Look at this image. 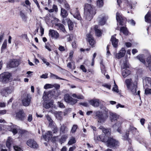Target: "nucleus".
<instances>
[{
	"label": "nucleus",
	"mask_w": 151,
	"mask_h": 151,
	"mask_svg": "<svg viewBox=\"0 0 151 151\" xmlns=\"http://www.w3.org/2000/svg\"><path fill=\"white\" fill-rule=\"evenodd\" d=\"M109 130H110L109 129L104 128V129L103 130V131L102 132H103V133L104 134H105V135L102 134V135H100V136H99V137L100 136H102V135H103L104 136H107V135L110 134V133ZM98 139L100 140L99 139Z\"/></svg>",
	"instance_id": "nucleus-37"
},
{
	"label": "nucleus",
	"mask_w": 151,
	"mask_h": 151,
	"mask_svg": "<svg viewBox=\"0 0 151 151\" xmlns=\"http://www.w3.org/2000/svg\"><path fill=\"white\" fill-rule=\"evenodd\" d=\"M27 144L29 147L34 149H37L38 145L34 139H29L27 141Z\"/></svg>",
	"instance_id": "nucleus-10"
},
{
	"label": "nucleus",
	"mask_w": 151,
	"mask_h": 151,
	"mask_svg": "<svg viewBox=\"0 0 151 151\" xmlns=\"http://www.w3.org/2000/svg\"><path fill=\"white\" fill-rule=\"evenodd\" d=\"M42 61H43V63L45 64L46 65H47V66H49V65H50V63L49 62H47V60L46 59L43 58L42 59Z\"/></svg>",
	"instance_id": "nucleus-63"
},
{
	"label": "nucleus",
	"mask_w": 151,
	"mask_h": 151,
	"mask_svg": "<svg viewBox=\"0 0 151 151\" xmlns=\"http://www.w3.org/2000/svg\"><path fill=\"white\" fill-rule=\"evenodd\" d=\"M64 99L66 102L70 103L71 104H75L77 102V99L73 98L68 93L64 95Z\"/></svg>",
	"instance_id": "nucleus-7"
},
{
	"label": "nucleus",
	"mask_w": 151,
	"mask_h": 151,
	"mask_svg": "<svg viewBox=\"0 0 151 151\" xmlns=\"http://www.w3.org/2000/svg\"><path fill=\"white\" fill-rule=\"evenodd\" d=\"M56 28L58 30H60L63 32H66V30L64 25L60 23H55L54 24Z\"/></svg>",
	"instance_id": "nucleus-16"
},
{
	"label": "nucleus",
	"mask_w": 151,
	"mask_h": 151,
	"mask_svg": "<svg viewBox=\"0 0 151 151\" xmlns=\"http://www.w3.org/2000/svg\"><path fill=\"white\" fill-rule=\"evenodd\" d=\"M54 114L58 119L61 120L62 119L63 114L61 111H55L54 112Z\"/></svg>",
	"instance_id": "nucleus-23"
},
{
	"label": "nucleus",
	"mask_w": 151,
	"mask_h": 151,
	"mask_svg": "<svg viewBox=\"0 0 151 151\" xmlns=\"http://www.w3.org/2000/svg\"><path fill=\"white\" fill-rule=\"evenodd\" d=\"M19 64V61L16 60H14L10 61L9 63V67L11 68L17 66Z\"/></svg>",
	"instance_id": "nucleus-21"
},
{
	"label": "nucleus",
	"mask_w": 151,
	"mask_h": 151,
	"mask_svg": "<svg viewBox=\"0 0 151 151\" xmlns=\"http://www.w3.org/2000/svg\"><path fill=\"white\" fill-rule=\"evenodd\" d=\"M79 104L86 107L88 106V104L87 102L80 103Z\"/></svg>",
	"instance_id": "nucleus-62"
},
{
	"label": "nucleus",
	"mask_w": 151,
	"mask_h": 151,
	"mask_svg": "<svg viewBox=\"0 0 151 151\" xmlns=\"http://www.w3.org/2000/svg\"><path fill=\"white\" fill-rule=\"evenodd\" d=\"M104 3L103 0H98L97 2V6L99 7H101L103 6Z\"/></svg>",
	"instance_id": "nucleus-43"
},
{
	"label": "nucleus",
	"mask_w": 151,
	"mask_h": 151,
	"mask_svg": "<svg viewBox=\"0 0 151 151\" xmlns=\"http://www.w3.org/2000/svg\"><path fill=\"white\" fill-rule=\"evenodd\" d=\"M6 112L7 110L6 109L0 110V116L6 114Z\"/></svg>",
	"instance_id": "nucleus-56"
},
{
	"label": "nucleus",
	"mask_w": 151,
	"mask_h": 151,
	"mask_svg": "<svg viewBox=\"0 0 151 151\" xmlns=\"http://www.w3.org/2000/svg\"><path fill=\"white\" fill-rule=\"evenodd\" d=\"M145 21L147 22H151V12H149L145 16Z\"/></svg>",
	"instance_id": "nucleus-27"
},
{
	"label": "nucleus",
	"mask_w": 151,
	"mask_h": 151,
	"mask_svg": "<svg viewBox=\"0 0 151 151\" xmlns=\"http://www.w3.org/2000/svg\"><path fill=\"white\" fill-rule=\"evenodd\" d=\"M113 90L114 91H115L117 93H118L119 92L118 89V87L116 84L114 85V87L113 88Z\"/></svg>",
	"instance_id": "nucleus-57"
},
{
	"label": "nucleus",
	"mask_w": 151,
	"mask_h": 151,
	"mask_svg": "<svg viewBox=\"0 0 151 151\" xmlns=\"http://www.w3.org/2000/svg\"><path fill=\"white\" fill-rule=\"evenodd\" d=\"M130 74V71L127 69H125L123 70L122 75L124 78H126Z\"/></svg>",
	"instance_id": "nucleus-28"
},
{
	"label": "nucleus",
	"mask_w": 151,
	"mask_h": 151,
	"mask_svg": "<svg viewBox=\"0 0 151 151\" xmlns=\"http://www.w3.org/2000/svg\"><path fill=\"white\" fill-rule=\"evenodd\" d=\"M8 129L10 131H12L14 134L18 132L17 129H19V127L15 125H12L10 128H8Z\"/></svg>",
	"instance_id": "nucleus-22"
},
{
	"label": "nucleus",
	"mask_w": 151,
	"mask_h": 151,
	"mask_svg": "<svg viewBox=\"0 0 151 151\" xmlns=\"http://www.w3.org/2000/svg\"><path fill=\"white\" fill-rule=\"evenodd\" d=\"M76 13L73 14V16L75 18H76L78 20H80L81 18L80 14L78 11L76 9Z\"/></svg>",
	"instance_id": "nucleus-35"
},
{
	"label": "nucleus",
	"mask_w": 151,
	"mask_h": 151,
	"mask_svg": "<svg viewBox=\"0 0 151 151\" xmlns=\"http://www.w3.org/2000/svg\"><path fill=\"white\" fill-rule=\"evenodd\" d=\"M17 130L18 131V132L21 134H23L26 132L25 130L21 129L19 128L18 129H17Z\"/></svg>",
	"instance_id": "nucleus-53"
},
{
	"label": "nucleus",
	"mask_w": 151,
	"mask_h": 151,
	"mask_svg": "<svg viewBox=\"0 0 151 151\" xmlns=\"http://www.w3.org/2000/svg\"><path fill=\"white\" fill-rule=\"evenodd\" d=\"M116 35H114L112 36L111 39V41L112 45L113 47H117V44L118 43V40L116 39L115 37Z\"/></svg>",
	"instance_id": "nucleus-18"
},
{
	"label": "nucleus",
	"mask_w": 151,
	"mask_h": 151,
	"mask_svg": "<svg viewBox=\"0 0 151 151\" xmlns=\"http://www.w3.org/2000/svg\"><path fill=\"white\" fill-rule=\"evenodd\" d=\"M122 122L123 121L122 120H118L113 126L114 128L117 129V131L120 134L122 133L121 124Z\"/></svg>",
	"instance_id": "nucleus-12"
},
{
	"label": "nucleus",
	"mask_w": 151,
	"mask_h": 151,
	"mask_svg": "<svg viewBox=\"0 0 151 151\" xmlns=\"http://www.w3.org/2000/svg\"><path fill=\"white\" fill-rule=\"evenodd\" d=\"M129 131H126L125 133V134H124L123 135V137L124 139L129 141Z\"/></svg>",
	"instance_id": "nucleus-38"
},
{
	"label": "nucleus",
	"mask_w": 151,
	"mask_h": 151,
	"mask_svg": "<svg viewBox=\"0 0 151 151\" xmlns=\"http://www.w3.org/2000/svg\"><path fill=\"white\" fill-rule=\"evenodd\" d=\"M7 87V89H6V90L7 93V94L8 95L9 94L11 93L12 92L13 90L12 88H10L8 87Z\"/></svg>",
	"instance_id": "nucleus-60"
},
{
	"label": "nucleus",
	"mask_w": 151,
	"mask_h": 151,
	"mask_svg": "<svg viewBox=\"0 0 151 151\" xmlns=\"http://www.w3.org/2000/svg\"><path fill=\"white\" fill-rule=\"evenodd\" d=\"M10 75L9 73L5 72L0 74V81L4 83H6L9 80Z\"/></svg>",
	"instance_id": "nucleus-6"
},
{
	"label": "nucleus",
	"mask_w": 151,
	"mask_h": 151,
	"mask_svg": "<svg viewBox=\"0 0 151 151\" xmlns=\"http://www.w3.org/2000/svg\"><path fill=\"white\" fill-rule=\"evenodd\" d=\"M14 149L15 151H22L21 147L17 145H14L13 146Z\"/></svg>",
	"instance_id": "nucleus-50"
},
{
	"label": "nucleus",
	"mask_w": 151,
	"mask_h": 151,
	"mask_svg": "<svg viewBox=\"0 0 151 151\" xmlns=\"http://www.w3.org/2000/svg\"><path fill=\"white\" fill-rule=\"evenodd\" d=\"M123 1L125 3H126V4L128 5L131 9L132 8V2L130 0H124ZM127 6H128V5H127Z\"/></svg>",
	"instance_id": "nucleus-39"
},
{
	"label": "nucleus",
	"mask_w": 151,
	"mask_h": 151,
	"mask_svg": "<svg viewBox=\"0 0 151 151\" xmlns=\"http://www.w3.org/2000/svg\"><path fill=\"white\" fill-rule=\"evenodd\" d=\"M116 18L117 21L121 25H123L124 19L119 13L117 12L116 13Z\"/></svg>",
	"instance_id": "nucleus-19"
},
{
	"label": "nucleus",
	"mask_w": 151,
	"mask_h": 151,
	"mask_svg": "<svg viewBox=\"0 0 151 151\" xmlns=\"http://www.w3.org/2000/svg\"><path fill=\"white\" fill-rule=\"evenodd\" d=\"M50 77L53 79H59L60 80H63V79L58 77L57 75L50 73Z\"/></svg>",
	"instance_id": "nucleus-40"
},
{
	"label": "nucleus",
	"mask_w": 151,
	"mask_h": 151,
	"mask_svg": "<svg viewBox=\"0 0 151 151\" xmlns=\"http://www.w3.org/2000/svg\"><path fill=\"white\" fill-rule=\"evenodd\" d=\"M80 69L84 72H86L87 71L86 69L85 66L83 65H81L80 66Z\"/></svg>",
	"instance_id": "nucleus-58"
},
{
	"label": "nucleus",
	"mask_w": 151,
	"mask_h": 151,
	"mask_svg": "<svg viewBox=\"0 0 151 151\" xmlns=\"http://www.w3.org/2000/svg\"><path fill=\"white\" fill-rule=\"evenodd\" d=\"M108 109H105V112L103 113L102 111H97L94 112L93 118L96 119L99 123H104L108 117Z\"/></svg>",
	"instance_id": "nucleus-3"
},
{
	"label": "nucleus",
	"mask_w": 151,
	"mask_h": 151,
	"mask_svg": "<svg viewBox=\"0 0 151 151\" xmlns=\"http://www.w3.org/2000/svg\"><path fill=\"white\" fill-rule=\"evenodd\" d=\"M6 45H7V40H5L4 41V42L2 44V46L1 47V50H4V49H5L6 47Z\"/></svg>",
	"instance_id": "nucleus-46"
},
{
	"label": "nucleus",
	"mask_w": 151,
	"mask_h": 151,
	"mask_svg": "<svg viewBox=\"0 0 151 151\" xmlns=\"http://www.w3.org/2000/svg\"><path fill=\"white\" fill-rule=\"evenodd\" d=\"M53 88L52 84H46L44 86V88L46 89L48 88Z\"/></svg>",
	"instance_id": "nucleus-48"
},
{
	"label": "nucleus",
	"mask_w": 151,
	"mask_h": 151,
	"mask_svg": "<svg viewBox=\"0 0 151 151\" xmlns=\"http://www.w3.org/2000/svg\"><path fill=\"white\" fill-rule=\"evenodd\" d=\"M58 129L56 126H54L52 127V131L54 133H56L58 131Z\"/></svg>",
	"instance_id": "nucleus-51"
},
{
	"label": "nucleus",
	"mask_w": 151,
	"mask_h": 151,
	"mask_svg": "<svg viewBox=\"0 0 151 151\" xmlns=\"http://www.w3.org/2000/svg\"><path fill=\"white\" fill-rule=\"evenodd\" d=\"M87 37L90 45L92 47L94 46L93 45L95 44V41L92 37V35L90 34H87Z\"/></svg>",
	"instance_id": "nucleus-17"
},
{
	"label": "nucleus",
	"mask_w": 151,
	"mask_h": 151,
	"mask_svg": "<svg viewBox=\"0 0 151 151\" xmlns=\"http://www.w3.org/2000/svg\"><path fill=\"white\" fill-rule=\"evenodd\" d=\"M53 88L55 87L56 89H58L60 88V86L59 85L57 84H55L52 85Z\"/></svg>",
	"instance_id": "nucleus-64"
},
{
	"label": "nucleus",
	"mask_w": 151,
	"mask_h": 151,
	"mask_svg": "<svg viewBox=\"0 0 151 151\" xmlns=\"http://www.w3.org/2000/svg\"><path fill=\"white\" fill-rule=\"evenodd\" d=\"M89 102L93 106L97 107L101 103V101L99 99H94L90 100Z\"/></svg>",
	"instance_id": "nucleus-13"
},
{
	"label": "nucleus",
	"mask_w": 151,
	"mask_h": 151,
	"mask_svg": "<svg viewBox=\"0 0 151 151\" xmlns=\"http://www.w3.org/2000/svg\"><path fill=\"white\" fill-rule=\"evenodd\" d=\"M49 35L52 39H57L59 37L58 33L54 29H50L49 31Z\"/></svg>",
	"instance_id": "nucleus-11"
},
{
	"label": "nucleus",
	"mask_w": 151,
	"mask_h": 151,
	"mask_svg": "<svg viewBox=\"0 0 151 151\" xmlns=\"http://www.w3.org/2000/svg\"><path fill=\"white\" fill-rule=\"evenodd\" d=\"M77 127L78 126L77 125H73L70 131V132L72 133H75L76 132Z\"/></svg>",
	"instance_id": "nucleus-44"
},
{
	"label": "nucleus",
	"mask_w": 151,
	"mask_h": 151,
	"mask_svg": "<svg viewBox=\"0 0 151 151\" xmlns=\"http://www.w3.org/2000/svg\"><path fill=\"white\" fill-rule=\"evenodd\" d=\"M137 59L140 62L144 64L147 67L150 66L151 65V56H149L147 59L146 62H145L144 59L145 56L144 55H138L137 57Z\"/></svg>",
	"instance_id": "nucleus-5"
},
{
	"label": "nucleus",
	"mask_w": 151,
	"mask_h": 151,
	"mask_svg": "<svg viewBox=\"0 0 151 151\" xmlns=\"http://www.w3.org/2000/svg\"><path fill=\"white\" fill-rule=\"evenodd\" d=\"M6 89H7V87L4 88L1 90V93L3 96H6L8 95Z\"/></svg>",
	"instance_id": "nucleus-36"
},
{
	"label": "nucleus",
	"mask_w": 151,
	"mask_h": 151,
	"mask_svg": "<svg viewBox=\"0 0 151 151\" xmlns=\"http://www.w3.org/2000/svg\"><path fill=\"white\" fill-rule=\"evenodd\" d=\"M66 20L67 21L68 25L69 30H72L73 27V25L72 22L69 19H67Z\"/></svg>",
	"instance_id": "nucleus-32"
},
{
	"label": "nucleus",
	"mask_w": 151,
	"mask_h": 151,
	"mask_svg": "<svg viewBox=\"0 0 151 151\" xmlns=\"http://www.w3.org/2000/svg\"><path fill=\"white\" fill-rule=\"evenodd\" d=\"M145 93L146 95L151 94V89L149 88L146 89L145 90Z\"/></svg>",
	"instance_id": "nucleus-45"
},
{
	"label": "nucleus",
	"mask_w": 151,
	"mask_h": 151,
	"mask_svg": "<svg viewBox=\"0 0 151 151\" xmlns=\"http://www.w3.org/2000/svg\"><path fill=\"white\" fill-rule=\"evenodd\" d=\"M12 141V138L10 137H8L6 142V146L8 148H10Z\"/></svg>",
	"instance_id": "nucleus-34"
},
{
	"label": "nucleus",
	"mask_w": 151,
	"mask_h": 151,
	"mask_svg": "<svg viewBox=\"0 0 151 151\" xmlns=\"http://www.w3.org/2000/svg\"><path fill=\"white\" fill-rule=\"evenodd\" d=\"M40 77L42 78H48V74L46 73L45 74H43L40 76Z\"/></svg>",
	"instance_id": "nucleus-59"
},
{
	"label": "nucleus",
	"mask_w": 151,
	"mask_h": 151,
	"mask_svg": "<svg viewBox=\"0 0 151 151\" xmlns=\"http://www.w3.org/2000/svg\"><path fill=\"white\" fill-rule=\"evenodd\" d=\"M32 119V115L29 114L27 117V120L29 122H30Z\"/></svg>",
	"instance_id": "nucleus-61"
},
{
	"label": "nucleus",
	"mask_w": 151,
	"mask_h": 151,
	"mask_svg": "<svg viewBox=\"0 0 151 151\" xmlns=\"http://www.w3.org/2000/svg\"><path fill=\"white\" fill-rule=\"evenodd\" d=\"M24 98L22 100V102L23 105L25 106H28L30 101L31 97L29 94H25L23 95Z\"/></svg>",
	"instance_id": "nucleus-8"
},
{
	"label": "nucleus",
	"mask_w": 151,
	"mask_h": 151,
	"mask_svg": "<svg viewBox=\"0 0 151 151\" xmlns=\"http://www.w3.org/2000/svg\"><path fill=\"white\" fill-rule=\"evenodd\" d=\"M101 72L105 76L106 70L104 66L101 63Z\"/></svg>",
	"instance_id": "nucleus-42"
},
{
	"label": "nucleus",
	"mask_w": 151,
	"mask_h": 151,
	"mask_svg": "<svg viewBox=\"0 0 151 151\" xmlns=\"http://www.w3.org/2000/svg\"><path fill=\"white\" fill-rule=\"evenodd\" d=\"M60 133H65L67 132L68 131V129L67 127L64 124L61 125L60 128Z\"/></svg>",
	"instance_id": "nucleus-24"
},
{
	"label": "nucleus",
	"mask_w": 151,
	"mask_h": 151,
	"mask_svg": "<svg viewBox=\"0 0 151 151\" xmlns=\"http://www.w3.org/2000/svg\"><path fill=\"white\" fill-rule=\"evenodd\" d=\"M127 89L131 91L134 95L137 94V83L135 81L134 82H132L131 78L126 79L125 81Z\"/></svg>",
	"instance_id": "nucleus-4"
},
{
	"label": "nucleus",
	"mask_w": 151,
	"mask_h": 151,
	"mask_svg": "<svg viewBox=\"0 0 151 151\" xmlns=\"http://www.w3.org/2000/svg\"><path fill=\"white\" fill-rule=\"evenodd\" d=\"M76 142V140L75 138L74 137H72L70 138L68 144L69 145H71L72 144L75 143Z\"/></svg>",
	"instance_id": "nucleus-33"
},
{
	"label": "nucleus",
	"mask_w": 151,
	"mask_h": 151,
	"mask_svg": "<svg viewBox=\"0 0 151 151\" xmlns=\"http://www.w3.org/2000/svg\"><path fill=\"white\" fill-rule=\"evenodd\" d=\"M120 31L125 35H127L129 33V32L127 28L124 27H122L121 28Z\"/></svg>",
	"instance_id": "nucleus-31"
},
{
	"label": "nucleus",
	"mask_w": 151,
	"mask_h": 151,
	"mask_svg": "<svg viewBox=\"0 0 151 151\" xmlns=\"http://www.w3.org/2000/svg\"><path fill=\"white\" fill-rule=\"evenodd\" d=\"M109 115L110 119L112 122H115L117 120L119 117V116L116 114L112 112L110 113Z\"/></svg>",
	"instance_id": "nucleus-15"
},
{
	"label": "nucleus",
	"mask_w": 151,
	"mask_h": 151,
	"mask_svg": "<svg viewBox=\"0 0 151 151\" xmlns=\"http://www.w3.org/2000/svg\"><path fill=\"white\" fill-rule=\"evenodd\" d=\"M73 53L74 52L73 51H71L69 53V55L68 58L70 59V60L72 59Z\"/></svg>",
	"instance_id": "nucleus-55"
},
{
	"label": "nucleus",
	"mask_w": 151,
	"mask_h": 151,
	"mask_svg": "<svg viewBox=\"0 0 151 151\" xmlns=\"http://www.w3.org/2000/svg\"><path fill=\"white\" fill-rule=\"evenodd\" d=\"M145 81L146 83L150 84L151 87V78L146 77L145 79Z\"/></svg>",
	"instance_id": "nucleus-49"
},
{
	"label": "nucleus",
	"mask_w": 151,
	"mask_h": 151,
	"mask_svg": "<svg viewBox=\"0 0 151 151\" xmlns=\"http://www.w3.org/2000/svg\"><path fill=\"white\" fill-rule=\"evenodd\" d=\"M16 118L19 120L23 121L25 117V114L23 110H19L16 113Z\"/></svg>",
	"instance_id": "nucleus-9"
},
{
	"label": "nucleus",
	"mask_w": 151,
	"mask_h": 151,
	"mask_svg": "<svg viewBox=\"0 0 151 151\" xmlns=\"http://www.w3.org/2000/svg\"><path fill=\"white\" fill-rule=\"evenodd\" d=\"M64 7L67 9H69L70 8V6L68 4L66 1L63 2Z\"/></svg>",
	"instance_id": "nucleus-54"
},
{
	"label": "nucleus",
	"mask_w": 151,
	"mask_h": 151,
	"mask_svg": "<svg viewBox=\"0 0 151 151\" xmlns=\"http://www.w3.org/2000/svg\"><path fill=\"white\" fill-rule=\"evenodd\" d=\"M20 16L24 20H25L26 19V17L24 14L22 12H20Z\"/></svg>",
	"instance_id": "nucleus-52"
},
{
	"label": "nucleus",
	"mask_w": 151,
	"mask_h": 151,
	"mask_svg": "<svg viewBox=\"0 0 151 151\" xmlns=\"http://www.w3.org/2000/svg\"><path fill=\"white\" fill-rule=\"evenodd\" d=\"M52 136V132L51 131H48L43 136V137L46 141H48Z\"/></svg>",
	"instance_id": "nucleus-20"
},
{
	"label": "nucleus",
	"mask_w": 151,
	"mask_h": 151,
	"mask_svg": "<svg viewBox=\"0 0 151 151\" xmlns=\"http://www.w3.org/2000/svg\"><path fill=\"white\" fill-rule=\"evenodd\" d=\"M53 102L52 101H50L48 103H45L43 105V107L47 109L52 107L53 105Z\"/></svg>",
	"instance_id": "nucleus-29"
},
{
	"label": "nucleus",
	"mask_w": 151,
	"mask_h": 151,
	"mask_svg": "<svg viewBox=\"0 0 151 151\" xmlns=\"http://www.w3.org/2000/svg\"><path fill=\"white\" fill-rule=\"evenodd\" d=\"M84 17L88 21L91 20L96 14L94 7L92 5L86 4L84 7Z\"/></svg>",
	"instance_id": "nucleus-2"
},
{
	"label": "nucleus",
	"mask_w": 151,
	"mask_h": 151,
	"mask_svg": "<svg viewBox=\"0 0 151 151\" xmlns=\"http://www.w3.org/2000/svg\"><path fill=\"white\" fill-rule=\"evenodd\" d=\"M60 14L63 18L66 17L68 15V13L67 11L63 8H61Z\"/></svg>",
	"instance_id": "nucleus-30"
},
{
	"label": "nucleus",
	"mask_w": 151,
	"mask_h": 151,
	"mask_svg": "<svg viewBox=\"0 0 151 151\" xmlns=\"http://www.w3.org/2000/svg\"><path fill=\"white\" fill-rule=\"evenodd\" d=\"M72 96L73 97L79 99H84V97L82 95H77L76 94L73 93L72 95Z\"/></svg>",
	"instance_id": "nucleus-41"
},
{
	"label": "nucleus",
	"mask_w": 151,
	"mask_h": 151,
	"mask_svg": "<svg viewBox=\"0 0 151 151\" xmlns=\"http://www.w3.org/2000/svg\"><path fill=\"white\" fill-rule=\"evenodd\" d=\"M99 26L98 25H96L95 26L94 29L95 30L96 35L98 37L100 36L102 34L101 31L98 29Z\"/></svg>",
	"instance_id": "nucleus-26"
},
{
	"label": "nucleus",
	"mask_w": 151,
	"mask_h": 151,
	"mask_svg": "<svg viewBox=\"0 0 151 151\" xmlns=\"http://www.w3.org/2000/svg\"><path fill=\"white\" fill-rule=\"evenodd\" d=\"M99 139L105 142L107 146L110 148H115L119 146V143L118 140L108 136H101L99 137Z\"/></svg>",
	"instance_id": "nucleus-1"
},
{
	"label": "nucleus",
	"mask_w": 151,
	"mask_h": 151,
	"mask_svg": "<svg viewBox=\"0 0 151 151\" xmlns=\"http://www.w3.org/2000/svg\"><path fill=\"white\" fill-rule=\"evenodd\" d=\"M126 53V50L124 48H122L120 50L119 53H116L115 55V58L117 59H120L123 57Z\"/></svg>",
	"instance_id": "nucleus-14"
},
{
	"label": "nucleus",
	"mask_w": 151,
	"mask_h": 151,
	"mask_svg": "<svg viewBox=\"0 0 151 151\" xmlns=\"http://www.w3.org/2000/svg\"><path fill=\"white\" fill-rule=\"evenodd\" d=\"M59 50L60 51H67V48L66 47H64L61 45H59V47L58 48Z\"/></svg>",
	"instance_id": "nucleus-47"
},
{
	"label": "nucleus",
	"mask_w": 151,
	"mask_h": 151,
	"mask_svg": "<svg viewBox=\"0 0 151 151\" xmlns=\"http://www.w3.org/2000/svg\"><path fill=\"white\" fill-rule=\"evenodd\" d=\"M99 24L101 25H103L105 24L107 18V17L104 16H103L101 17H99Z\"/></svg>",
	"instance_id": "nucleus-25"
}]
</instances>
